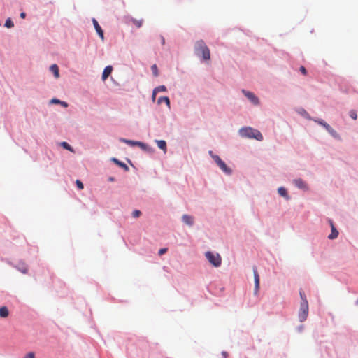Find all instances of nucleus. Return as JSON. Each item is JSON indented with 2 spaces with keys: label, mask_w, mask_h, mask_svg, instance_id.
Returning a JSON list of instances; mask_svg holds the SVG:
<instances>
[{
  "label": "nucleus",
  "mask_w": 358,
  "mask_h": 358,
  "mask_svg": "<svg viewBox=\"0 0 358 358\" xmlns=\"http://www.w3.org/2000/svg\"><path fill=\"white\" fill-rule=\"evenodd\" d=\"M59 145L63 149L70 151L71 152H74L73 148L68 142L62 141Z\"/></svg>",
  "instance_id": "obj_25"
},
{
  "label": "nucleus",
  "mask_w": 358,
  "mask_h": 358,
  "mask_svg": "<svg viewBox=\"0 0 358 358\" xmlns=\"http://www.w3.org/2000/svg\"><path fill=\"white\" fill-rule=\"evenodd\" d=\"M349 116L354 120L357 119V114L355 110H351L349 112Z\"/></svg>",
  "instance_id": "obj_33"
},
{
  "label": "nucleus",
  "mask_w": 358,
  "mask_h": 358,
  "mask_svg": "<svg viewBox=\"0 0 358 358\" xmlns=\"http://www.w3.org/2000/svg\"><path fill=\"white\" fill-rule=\"evenodd\" d=\"M50 71L52 73L55 78H58L59 77V69L57 64H53L50 65Z\"/></svg>",
  "instance_id": "obj_22"
},
{
  "label": "nucleus",
  "mask_w": 358,
  "mask_h": 358,
  "mask_svg": "<svg viewBox=\"0 0 358 358\" xmlns=\"http://www.w3.org/2000/svg\"><path fill=\"white\" fill-rule=\"evenodd\" d=\"M113 70V67L111 65H108L104 68L101 74V79L103 81H105L108 79V78L112 73Z\"/></svg>",
  "instance_id": "obj_17"
},
{
  "label": "nucleus",
  "mask_w": 358,
  "mask_h": 358,
  "mask_svg": "<svg viewBox=\"0 0 358 358\" xmlns=\"http://www.w3.org/2000/svg\"><path fill=\"white\" fill-rule=\"evenodd\" d=\"M26 16H27V13L24 11L21 12L20 14V17L22 19H24L26 17Z\"/></svg>",
  "instance_id": "obj_39"
},
{
  "label": "nucleus",
  "mask_w": 358,
  "mask_h": 358,
  "mask_svg": "<svg viewBox=\"0 0 358 358\" xmlns=\"http://www.w3.org/2000/svg\"><path fill=\"white\" fill-rule=\"evenodd\" d=\"M222 358H227V357H222Z\"/></svg>",
  "instance_id": "obj_47"
},
{
  "label": "nucleus",
  "mask_w": 358,
  "mask_h": 358,
  "mask_svg": "<svg viewBox=\"0 0 358 358\" xmlns=\"http://www.w3.org/2000/svg\"><path fill=\"white\" fill-rule=\"evenodd\" d=\"M110 161L124 171L127 172L129 171V167L124 162L118 159L117 158L114 157H111Z\"/></svg>",
  "instance_id": "obj_14"
},
{
  "label": "nucleus",
  "mask_w": 358,
  "mask_h": 358,
  "mask_svg": "<svg viewBox=\"0 0 358 358\" xmlns=\"http://www.w3.org/2000/svg\"><path fill=\"white\" fill-rule=\"evenodd\" d=\"M167 251H168V248H161L159 249L157 254L159 256H162L165 253H166Z\"/></svg>",
  "instance_id": "obj_34"
},
{
  "label": "nucleus",
  "mask_w": 358,
  "mask_h": 358,
  "mask_svg": "<svg viewBox=\"0 0 358 358\" xmlns=\"http://www.w3.org/2000/svg\"><path fill=\"white\" fill-rule=\"evenodd\" d=\"M194 52L201 62H206L210 60V49L202 39L195 43Z\"/></svg>",
  "instance_id": "obj_1"
},
{
  "label": "nucleus",
  "mask_w": 358,
  "mask_h": 358,
  "mask_svg": "<svg viewBox=\"0 0 358 358\" xmlns=\"http://www.w3.org/2000/svg\"><path fill=\"white\" fill-rule=\"evenodd\" d=\"M292 184L299 189L307 192H309L310 187L307 182L301 178H294L292 180Z\"/></svg>",
  "instance_id": "obj_6"
},
{
  "label": "nucleus",
  "mask_w": 358,
  "mask_h": 358,
  "mask_svg": "<svg viewBox=\"0 0 358 358\" xmlns=\"http://www.w3.org/2000/svg\"><path fill=\"white\" fill-rule=\"evenodd\" d=\"M158 105L162 104V103H164L169 108H171V101L169 96H162L158 98L157 101Z\"/></svg>",
  "instance_id": "obj_20"
},
{
  "label": "nucleus",
  "mask_w": 358,
  "mask_h": 358,
  "mask_svg": "<svg viewBox=\"0 0 358 358\" xmlns=\"http://www.w3.org/2000/svg\"><path fill=\"white\" fill-rule=\"evenodd\" d=\"M239 135L243 138H247L249 139H255L261 141L263 140V136L262 133L255 129L250 127H243L238 130Z\"/></svg>",
  "instance_id": "obj_2"
},
{
  "label": "nucleus",
  "mask_w": 358,
  "mask_h": 358,
  "mask_svg": "<svg viewBox=\"0 0 358 358\" xmlns=\"http://www.w3.org/2000/svg\"><path fill=\"white\" fill-rule=\"evenodd\" d=\"M155 141L157 143V147L160 150H163L164 152H166L167 151V143H166V141L161 139V140H155Z\"/></svg>",
  "instance_id": "obj_21"
},
{
  "label": "nucleus",
  "mask_w": 358,
  "mask_h": 358,
  "mask_svg": "<svg viewBox=\"0 0 358 358\" xmlns=\"http://www.w3.org/2000/svg\"><path fill=\"white\" fill-rule=\"evenodd\" d=\"M242 93L244 96L255 106H258L260 103L259 99L258 96L253 93L252 92L248 91L247 90L243 89Z\"/></svg>",
  "instance_id": "obj_7"
},
{
  "label": "nucleus",
  "mask_w": 358,
  "mask_h": 358,
  "mask_svg": "<svg viewBox=\"0 0 358 358\" xmlns=\"http://www.w3.org/2000/svg\"><path fill=\"white\" fill-rule=\"evenodd\" d=\"M153 90H154V92L157 93V94L159 92H165L168 91L167 87L164 85H159V86L155 87L153 89Z\"/></svg>",
  "instance_id": "obj_26"
},
{
  "label": "nucleus",
  "mask_w": 358,
  "mask_h": 358,
  "mask_svg": "<svg viewBox=\"0 0 358 358\" xmlns=\"http://www.w3.org/2000/svg\"><path fill=\"white\" fill-rule=\"evenodd\" d=\"M133 23L138 27L140 28L143 25V20H138L136 19H132Z\"/></svg>",
  "instance_id": "obj_32"
},
{
  "label": "nucleus",
  "mask_w": 358,
  "mask_h": 358,
  "mask_svg": "<svg viewBox=\"0 0 358 358\" xmlns=\"http://www.w3.org/2000/svg\"><path fill=\"white\" fill-rule=\"evenodd\" d=\"M299 71L303 76H306L308 74V71H307V69H306V67L304 66H301L299 67Z\"/></svg>",
  "instance_id": "obj_35"
},
{
  "label": "nucleus",
  "mask_w": 358,
  "mask_h": 358,
  "mask_svg": "<svg viewBox=\"0 0 358 358\" xmlns=\"http://www.w3.org/2000/svg\"><path fill=\"white\" fill-rule=\"evenodd\" d=\"M182 221L187 225L192 227L194 224V217L192 215L185 214L182 216Z\"/></svg>",
  "instance_id": "obj_19"
},
{
  "label": "nucleus",
  "mask_w": 358,
  "mask_h": 358,
  "mask_svg": "<svg viewBox=\"0 0 358 358\" xmlns=\"http://www.w3.org/2000/svg\"><path fill=\"white\" fill-rule=\"evenodd\" d=\"M222 354L223 355H227V352H223Z\"/></svg>",
  "instance_id": "obj_46"
},
{
  "label": "nucleus",
  "mask_w": 358,
  "mask_h": 358,
  "mask_svg": "<svg viewBox=\"0 0 358 358\" xmlns=\"http://www.w3.org/2000/svg\"><path fill=\"white\" fill-rule=\"evenodd\" d=\"M299 295H300V298H301L300 304H303V303L305 304L306 303H308L307 298H306V296L305 293L302 290L299 291Z\"/></svg>",
  "instance_id": "obj_28"
},
{
  "label": "nucleus",
  "mask_w": 358,
  "mask_h": 358,
  "mask_svg": "<svg viewBox=\"0 0 358 358\" xmlns=\"http://www.w3.org/2000/svg\"><path fill=\"white\" fill-rule=\"evenodd\" d=\"M304 327L303 324H300L296 328V330L298 333H302L304 330Z\"/></svg>",
  "instance_id": "obj_38"
},
{
  "label": "nucleus",
  "mask_w": 358,
  "mask_h": 358,
  "mask_svg": "<svg viewBox=\"0 0 358 358\" xmlns=\"http://www.w3.org/2000/svg\"><path fill=\"white\" fill-rule=\"evenodd\" d=\"M136 146H138L143 151L148 154H152L155 152V149L143 141H137Z\"/></svg>",
  "instance_id": "obj_10"
},
{
  "label": "nucleus",
  "mask_w": 358,
  "mask_h": 358,
  "mask_svg": "<svg viewBox=\"0 0 358 358\" xmlns=\"http://www.w3.org/2000/svg\"><path fill=\"white\" fill-rule=\"evenodd\" d=\"M252 271L254 275V282H255V287H254V294H257L259 289H260V277L257 271V268L255 266L252 267Z\"/></svg>",
  "instance_id": "obj_8"
},
{
  "label": "nucleus",
  "mask_w": 358,
  "mask_h": 358,
  "mask_svg": "<svg viewBox=\"0 0 358 358\" xmlns=\"http://www.w3.org/2000/svg\"><path fill=\"white\" fill-rule=\"evenodd\" d=\"M14 267L23 274H26L28 272V266L27 264L22 260L19 261Z\"/></svg>",
  "instance_id": "obj_16"
},
{
  "label": "nucleus",
  "mask_w": 358,
  "mask_h": 358,
  "mask_svg": "<svg viewBox=\"0 0 358 358\" xmlns=\"http://www.w3.org/2000/svg\"><path fill=\"white\" fill-rule=\"evenodd\" d=\"M50 104L60 105L62 107L66 108L69 106V103L66 101H62L56 97L51 99L49 101Z\"/></svg>",
  "instance_id": "obj_18"
},
{
  "label": "nucleus",
  "mask_w": 358,
  "mask_h": 358,
  "mask_svg": "<svg viewBox=\"0 0 358 358\" xmlns=\"http://www.w3.org/2000/svg\"><path fill=\"white\" fill-rule=\"evenodd\" d=\"M156 94H157V93H155V92H154V90H152V97H151V98H152V101H155V99H156Z\"/></svg>",
  "instance_id": "obj_41"
},
{
  "label": "nucleus",
  "mask_w": 358,
  "mask_h": 358,
  "mask_svg": "<svg viewBox=\"0 0 358 358\" xmlns=\"http://www.w3.org/2000/svg\"><path fill=\"white\" fill-rule=\"evenodd\" d=\"M9 315V310L7 306H2L0 307V317L6 318Z\"/></svg>",
  "instance_id": "obj_24"
},
{
  "label": "nucleus",
  "mask_w": 358,
  "mask_h": 358,
  "mask_svg": "<svg viewBox=\"0 0 358 358\" xmlns=\"http://www.w3.org/2000/svg\"><path fill=\"white\" fill-rule=\"evenodd\" d=\"M314 122L317 123L324 129H325V130L329 134V135L334 139L341 141V137L338 134V132L331 125L326 122L323 119L316 118V120H314Z\"/></svg>",
  "instance_id": "obj_3"
},
{
  "label": "nucleus",
  "mask_w": 358,
  "mask_h": 358,
  "mask_svg": "<svg viewBox=\"0 0 358 358\" xmlns=\"http://www.w3.org/2000/svg\"><path fill=\"white\" fill-rule=\"evenodd\" d=\"M24 358H35V353L34 352H27Z\"/></svg>",
  "instance_id": "obj_37"
},
{
  "label": "nucleus",
  "mask_w": 358,
  "mask_h": 358,
  "mask_svg": "<svg viewBox=\"0 0 358 358\" xmlns=\"http://www.w3.org/2000/svg\"><path fill=\"white\" fill-rule=\"evenodd\" d=\"M108 181H109V182H114V181H115V178L114 176H110L108 178Z\"/></svg>",
  "instance_id": "obj_42"
},
{
  "label": "nucleus",
  "mask_w": 358,
  "mask_h": 358,
  "mask_svg": "<svg viewBox=\"0 0 358 358\" xmlns=\"http://www.w3.org/2000/svg\"><path fill=\"white\" fill-rule=\"evenodd\" d=\"M76 186L78 190H81L84 188V185L83 182L79 179H77L76 180Z\"/></svg>",
  "instance_id": "obj_31"
},
{
  "label": "nucleus",
  "mask_w": 358,
  "mask_h": 358,
  "mask_svg": "<svg viewBox=\"0 0 358 358\" xmlns=\"http://www.w3.org/2000/svg\"><path fill=\"white\" fill-rule=\"evenodd\" d=\"M151 71L155 77H157L159 76V69L156 64H154L151 66Z\"/></svg>",
  "instance_id": "obj_29"
},
{
  "label": "nucleus",
  "mask_w": 358,
  "mask_h": 358,
  "mask_svg": "<svg viewBox=\"0 0 358 358\" xmlns=\"http://www.w3.org/2000/svg\"><path fill=\"white\" fill-rule=\"evenodd\" d=\"M296 113L302 116L304 119L308 120H311L314 122V120H316V117H313L310 115V114L302 107L297 108L296 109Z\"/></svg>",
  "instance_id": "obj_13"
},
{
  "label": "nucleus",
  "mask_w": 358,
  "mask_h": 358,
  "mask_svg": "<svg viewBox=\"0 0 358 358\" xmlns=\"http://www.w3.org/2000/svg\"><path fill=\"white\" fill-rule=\"evenodd\" d=\"M159 38H160V41H161V44L162 45H164L165 44V38H164V37L162 35H160Z\"/></svg>",
  "instance_id": "obj_40"
},
{
  "label": "nucleus",
  "mask_w": 358,
  "mask_h": 358,
  "mask_svg": "<svg viewBox=\"0 0 358 358\" xmlns=\"http://www.w3.org/2000/svg\"><path fill=\"white\" fill-rule=\"evenodd\" d=\"M4 27L8 29H11L14 27V22L10 17H8L5 20Z\"/></svg>",
  "instance_id": "obj_27"
},
{
  "label": "nucleus",
  "mask_w": 358,
  "mask_h": 358,
  "mask_svg": "<svg viewBox=\"0 0 358 358\" xmlns=\"http://www.w3.org/2000/svg\"><path fill=\"white\" fill-rule=\"evenodd\" d=\"M207 260L214 267L217 268L222 264V258L220 254L214 253L212 251H207L205 254Z\"/></svg>",
  "instance_id": "obj_4"
},
{
  "label": "nucleus",
  "mask_w": 358,
  "mask_h": 358,
  "mask_svg": "<svg viewBox=\"0 0 358 358\" xmlns=\"http://www.w3.org/2000/svg\"><path fill=\"white\" fill-rule=\"evenodd\" d=\"M127 161L128 162L129 164H130L132 166H134V164H133V163H132L131 159L127 158Z\"/></svg>",
  "instance_id": "obj_44"
},
{
  "label": "nucleus",
  "mask_w": 358,
  "mask_h": 358,
  "mask_svg": "<svg viewBox=\"0 0 358 358\" xmlns=\"http://www.w3.org/2000/svg\"><path fill=\"white\" fill-rule=\"evenodd\" d=\"M92 22L94 25V29L99 36V37L101 38L102 41H104L105 37H104V31L100 24H99L98 21L96 18L92 17Z\"/></svg>",
  "instance_id": "obj_9"
},
{
  "label": "nucleus",
  "mask_w": 358,
  "mask_h": 358,
  "mask_svg": "<svg viewBox=\"0 0 358 358\" xmlns=\"http://www.w3.org/2000/svg\"><path fill=\"white\" fill-rule=\"evenodd\" d=\"M217 166L222 171V172L227 176H231L233 173V170L229 167L224 161L221 159Z\"/></svg>",
  "instance_id": "obj_11"
},
{
  "label": "nucleus",
  "mask_w": 358,
  "mask_h": 358,
  "mask_svg": "<svg viewBox=\"0 0 358 358\" xmlns=\"http://www.w3.org/2000/svg\"><path fill=\"white\" fill-rule=\"evenodd\" d=\"M211 158L214 160L216 164L222 159L220 157L216 154L213 155Z\"/></svg>",
  "instance_id": "obj_36"
},
{
  "label": "nucleus",
  "mask_w": 358,
  "mask_h": 358,
  "mask_svg": "<svg viewBox=\"0 0 358 358\" xmlns=\"http://www.w3.org/2000/svg\"><path fill=\"white\" fill-rule=\"evenodd\" d=\"M309 313L308 303L300 304L299 310L298 312V318L300 322H303L307 320Z\"/></svg>",
  "instance_id": "obj_5"
},
{
  "label": "nucleus",
  "mask_w": 358,
  "mask_h": 358,
  "mask_svg": "<svg viewBox=\"0 0 358 358\" xmlns=\"http://www.w3.org/2000/svg\"><path fill=\"white\" fill-rule=\"evenodd\" d=\"M208 154L209 155L212 157V156H213V155H215V153L212 151V150H209L208 151Z\"/></svg>",
  "instance_id": "obj_43"
},
{
  "label": "nucleus",
  "mask_w": 358,
  "mask_h": 358,
  "mask_svg": "<svg viewBox=\"0 0 358 358\" xmlns=\"http://www.w3.org/2000/svg\"><path fill=\"white\" fill-rule=\"evenodd\" d=\"M278 194L283 197L286 201H289L291 199V196L288 193V190L286 187L283 186H280L277 189Z\"/></svg>",
  "instance_id": "obj_15"
},
{
  "label": "nucleus",
  "mask_w": 358,
  "mask_h": 358,
  "mask_svg": "<svg viewBox=\"0 0 358 358\" xmlns=\"http://www.w3.org/2000/svg\"><path fill=\"white\" fill-rule=\"evenodd\" d=\"M119 141L122 143H124L131 147H135L136 145V142L137 141H135V140H131V139H127V138H119Z\"/></svg>",
  "instance_id": "obj_23"
},
{
  "label": "nucleus",
  "mask_w": 358,
  "mask_h": 358,
  "mask_svg": "<svg viewBox=\"0 0 358 358\" xmlns=\"http://www.w3.org/2000/svg\"><path fill=\"white\" fill-rule=\"evenodd\" d=\"M142 215V213L140 210L135 209L132 211L131 215L134 218H138Z\"/></svg>",
  "instance_id": "obj_30"
},
{
  "label": "nucleus",
  "mask_w": 358,
  "mask_h": 358,
  "mask_svg": "<svg viewBox=\"0 0 358 358\" xmlns=\"http://www.w3.org/2000/svg\"><path fill=\"white\" fill-rule=\"evenodd\" d=\"M355 306H358V299L355 301Z\"/></svg>",
  "instance_id": "obj_45"
},
{
  "label": "nucleus",
  "mask_w": 358,
  "mask_h": 358,
  "mask_svg": "<svg viewBox=\"0 0 358 358\" xmlns=\"http://www.w3.org/2000/svg\"><path fill=\"white\" fill-rule=\"evenodd\" d=\"M329 222L331 227V233L328 235V238L330 240L336 239L338 237L339 232L334 225L332 220L329 219Z\"/></svg>",
  "instance_id": "obj_12"
}]
</instances>
